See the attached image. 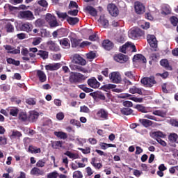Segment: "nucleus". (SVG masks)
<instances>
[{
    "instance_id": "nucleus-19",
    "label": "nucleus",
    "mask_w": 178,
    "mask_h": 178,
    "mask_svg": "<svg viewBox=\"0 0 178 178\" xmlns=\"http://www.w3.org/2000/svg\"><path fill=\"white\" fill-rule=\"evenodd\" d=\"M36 76L40 83H45L47 81V74L42 70H38L36 71Z\"/></svg>"
},
{
    "instance_id": "nucleus-4",
    "label": "nucleus",
    "mask_w": 178,
    "mask_h": 178,
    "mask_svg": "<svg viewBox=\"0 0 178 178\" xmlns=\"http://www.w3.org/2000/svg\"><path fill=\"white\" fill-rule=\"evenodd\" d=\"M19 19H24V20H34V14L30 10L20 11L19 13Z\"/></svg>"
},
{
    "instance_id": "nucleus-56",
    "label": "nucleus",
    "mask_w": 178,
    "mask_h": 178,
    "mask_svg": "<svg viewBox=\"0 0 178 178\" xmlns=\"http://www.w3.org/2000/svg\"><path fill=\"white\" fill-rule=\"evenodd\" d=\"M160 65L163 67H169V62L166 59H163L160 61Z\"/></svg>"
},
{
    "instance_id": "nucleus-32",
    "label": "nucleus",
    "mask_w": 178,
    "mask_h": 178,
    "mask_svg": "<svg viewBox=\"0 0 178 178\" xmlns=\"http://www.w3.org/2000/svg\"><path fill=\"white\" fill-rule=\"evenodd\" d=\"M40 114H38V112L32 111L29 112V120L31 122H35L36 119H38V116Z\"/></svg>"
},
{
    "instance_id": "nucleus-28",
    "label": "nucleus",
    "mask_w": 178,
    "mask_h": 178,
    "mask_svg": "<svg viewBox=\"0 0 178 178\" xmlns=\"http://www.w3.org/2000/svg\"><path fill=\"white\" fill-rule=\"evenodd\" d=\"M140 123H141L142 125H143L144 127H151L152 124H154V122L149 120L147 119H139Z\"/></svg>"
},
{
    "instance_id": "nucleus-34",
    "label": "nucleus",
    "mask_w": 178,
    "mask_h": 178,
    "mask_svg": "<svg viewBox=\"0 0 178 178\" xmlns=\"http://www.w3.org/2000/svg\"><path fill=\"white\" fill-rule=\"evenodd\" d=\"M54 136L58 137V138H60L61 140H66V138H67V134L63 131H55Z\"/></svg>"
},
{
    "instance_id": "nucleus-35",
    "label": "nucleus",
    "mask_w": 178,
    "mask_h": 178,
    "mask_svg": "<svg viewBox=\"0 0 178 178\" xmlns=\"http://www.w3.org/2000/svg\"><path fill=\"white\" fill-rule=\"evenodd\" d=\"M108 111L104 109H101L97 112V116L102 118V119H108Z\"/></svg>"
},
{
    "instance_id": "nucleus-59",
    "label": "nucleus",
    "mask_w": 178,
    "mask_h": 178,
    "mask_svg": "<svg viewBox=\"0 0 178 178\" xmlns=\"http://www.w3.org/2000/svg\"><path fill=\"white\" fill-rule=\"evenodd\" d=\"M144 118H145L146 119H149L150 120H154L155 122H158V120H156V117L151 115L149 114L145 115Z\"/></svg>"
},
{
    "instance_id": "nucleus-22",
    "label": "nucleus",
    "mask_w": 178,
    "mask_h": 178,
    "mask_svg": "<svg viewBox=\"0 0 178 178\" xmlns=\"http://www.w3.org/2000/svg\"><path fill=\"white\" fill-rule=\"evenodd\" d=\"M47 47L50 51H54V52H58V51L60 49L59 46L51 40L47 42Z\"/></svg>"
},
{
    "instance_id": "nucleus-8",
    "label": "nucleus",
    "mask_w": 178,
    "mask_h": 178,
    "mask_svg": "<svg viewBox=\"0 0 178 178\" xmlns=\"http://www.w3.org/2000/svg\"><path fill=\"white\" fill-rule=\"evenodd\" d=\"M72 63H75L76 65H81V66H85L87 61L79 54H74L72 56Z\"/></svg>"
},
{
    "instance_id": "nucleus-47",
    "label": "nucleus",
    "mask_w": 178,
    "mask_h": 178,
    "mask_svg": "<svg viewBox=\"0 0 178 178\" xmlns=\"http://www.w3.org/2000/svg\"><path fill=\"white\" fill-rule=\"evenodd\" d=\"M70 40H71V42H72V46L74 48H76V47H79V44H80V41H79V40H77L74 38H72V37H70Z\"/></svg>"
},
{
    "instance_id": "nucleus-11",
    "label": "nucleus",
    "mask_w": 178,
    "mask_h": 178,
    "mask_svg": "<svg viewBox=\"0 0 178 178\" xmlns=\"http://www.w3.org/2000/svg\"><path fill=\"white\" fill-rule=\"evenodd\" d=\"M88 84L91 88H99L101 83H99L95 77H92L88 80Z\"/></svg>"
},
{
    "instance_id": "nucleus-42",
    "label": "nucleus",
    "mask_w": 178,
    "mask_h": 178,
    "mask_svg": "<svg viewBox=\"0 0 178 178\" xmlns=\"http://www.w3.org/2000/svg\"><path fill=\"white\" fill-rule=\"evenodd\" d=\"M8 111L10 112V115H11V116H17V113H19V109L16 107L9 108Z\"/></svg>"
},
{
    "instance_id": "nucleus-49",
    "label": "nucleus",
    "mask_w": 178,
    "mask_h": 178,
    "mask_svg": "<svg viewBox=\"0 0 178 178\" xmlns=\"http://www.w3.org/2000/svg\"><path fill=\"white\" fill-rule=\"evenodd\" d=\"M73 178H83V172L79 170H76L73 172Z\"/></svg>"
},
{
    "instance_id": "nucleus-21",
    "label": "nucleus",
    "mask_w": 178,
    "mask_h": 178,
    "mask_svg": "<svg viewBox=\"0 0 178 178\" xmlns=\"http://www.w3.org/2000/svg\"><path fill=\"white\" fill-rule=\"evenodd\" d=\"M60 68V63H50L49 65H45L46 70H49L52 72L54 70H58V69Z\"/></svg>"
},
{
    "instance_id": "nucleus-57",
    "label": "nucleus",
    "mask_w": 178,
    "mask_h": 178,
    "mask_svg": "<svg viewBox=\"0 0 178 178\" xmlns=\"http://www.w3.org/2000/svg\"><path fill=\"white\" fill-rule=\"evenodd\" d=\"M36 166L38 168H44V166H45V161L39 160L36 163Z\"/></svg>"
},
{
    "instance_id": "nucleus-29",
    "label": "nucleus",
    "mask_w": 178,
    "mask_h": 178,
    "mask_svg": "<svg viewBox=\"0 0 178 178\" xmlns=\"http://www.w3.org/2000/svg\"><path fill=\"white\" fill-rule=\"evenodd\" d=\"M70 140V141H76V143H78L79 145H83L86 144L87 141L86 138H79V136H77L76 138L75 139L74 136H72Z\"/></svg>"
},
{
    "instance_id": "nucleus-9",
    "label": "nucleus",
    "mask_w": 178,
    "mask_h": 178,
    "mask_svg": "<svg viewBox=\"0 0 178 178\" xmlns=\"http://www.w3.org/2000/svg\"><path fill=\"white\" fill-rule=\"evenodd\" d=\"M141 83L145 87H152L155 84V78L154 76L145 77L141 79Z\"/></svg>"
},
{
    "instance_id": "nucleus-51",
    "label": "nucleus",
    "mask_w": 178,
    "mask_h": 178,
    "mask_svg": "<svg viewBox=\"0 0 178 178\" xmlns=\"http://www.w3.org/2000/svg\"><path fill=\"white\" fill-rule=\"evenodd\" d=\"M56 15H58V17H59V19H65L66 18H67V14L66 13H60L59 11H58L56 13Z\"/></svg>"
},
{
    "instance_id": "nucleus-20",
    "label": "nucleus",
    "mask_w": 178,
    "mask_h": 178,
    "mask_svg": "<svg viewBox=\"0 0 178 178\" xmlns=\"http://www.w3.org/2000/svg\"><path fill=\"white\" fill-rule=\"evenodd\" d=\"M20 29L22 31H26V33H30L33 31V24L30 22H25L22 24Z\"/></svg>"
},
{
    "instance_id": "nucleus-26",
    "label": "nucleus",
    "mask_w": 178,
    "mask_h": 178,
    "mask_svg": "<svg viewBox=\"0 0 178 178\" xmlns=\"http://www.w3.org/2000/svg\"><path fill=\"white\" fill-rule=\"evenodd\" d=\"M102 45L104 49H106V51H111V49L113 48V43L109 40H104L102 43Z\"/></svg>"
},
{
    "instance_id": "nucleus-6",
    "label": "nucleus",
    "mask_w": 178,
    "mask_h": 178,
    "mask_svg": "<svg viewBox=\"0 0 178 178\" xmlns=\"http://www.w3.org/2000/svg\"><path fill=\"white\" fill-rule=\"evenodd\" d=\"M46 21L51 27H58V26H59L58 21H56V17L51 14L46 15Z\"/></svg>"
},
{
    "instance_id": "nucleus-14",
    "label": "nucleus",
    "mask_w": 178,
    "mask_h": 178,
    "mask_svg": "<svg viewBox=\"0 0 178 178\" xmlns=\"http://www.w3.org/2000/svg\"><path fill=\"white\" fill-rule=\"evenodd\" d=\"M147 40L152 48H156V47H158V41H156V38H155V35H147Z\"/></svg>"
},
{
    "instance_id": "nucleus-50",
    "label": "nucleus",
    "mask_w": 178,
    "mask_h": 178,
    "mask_svg": "<svg viewBox=\"0 0 178 178\" xmlns=\"http://www.w3.org/2000/svg\"><path fill=\"white\" fill-rule=\"evenodd\" d=\"M27 118H28V117H27V114L26 113L22 112V113H19V120H22L23 122H26Z\"/></svg>"
},
{
    "instance_id": "nucleus-15",
    "label": "nucleus",
    "mask_w": 178,
    "mask_h": 178,
    "mask_svg": "<svg viewBox=\"0 0 178 178\" xmlns=\"http://www.w3.org/2000/svg\"><path fill=\"white\" fill-rule=\"evenodd\" d=\"M120 98H123V99L128 98V99H131V101H134V102H139V103L143 102V98L134 97L129 93H125V94L121 95Z\"/></svg>"
},
{
    "instance_id": "nucleus-7",
    "label": "nucleus",
    "mask_w": 178,
    "mask_h": 178,
    "mask_svg": "<svg viewBox=\"0 0 178 178\" xmlns=\"http://www.w3.org/2000/svg\"><path fill=\"white\" fill-rule=\"evenodd\" d=\"M109 79L112 83H115V84H119L122 81V76H120L119 72H111L109 74Z\"/></svg>"
},
{
    "instance_id": "nucleus-10",
    "label": "nucleus",
    "mask_w": 178,
    "mask_h": 178,
    "mask_svg": "<svg viewBox=\"0 0 178 178\" xmlns=\"http://www.w3.org/2000/svg\"><path fill=\"white\" fill-rule=\"evenodd\" d=\"M107 10L109 14L114 17H116L119 15V9L116 6V5L113 3H110L107 6Z\"/></svg>"
},
{
    "instance_id": "nucleus-62",
    "label": "nucleus",
    "mask_w": 178,
    "mask_h": 178,
    "mask_svg": "<svg viewBox=\"0 0 178 178\" xmlns=\"http://www.w3.org/2000/svg\"><path fill=\"white\" fill-rule=\"evenodd\" d=\"M170 22L172 23V25L174 26H177V23H178V19L176 17H172L170 18Z\"/></svg>"
},
{
    "instance_id": "nucleus-23",
    "label": "nucleus",
    "mask_w": 178,
    "mask_h": 178,
    "mask_svg": "<svg viewBox=\"0 0 178 178\" xmlns=\"http://www.w3.org/2000/svg\"><path fill=\"white\" fill-rule=\"evenodd\" d=\"M70 67L71 70H77L78 72H82L83 73H90L88 70H86L83 67L76 65L74 64H70Z\"/></svg>"
},
{
    "instance_id": "nucleus-60",
    "label": "nucleus",
    "mask_w": 178,
    "mask_h": 178,
    "mask_svg": "<svg viewBox=\"0 0 178 178\" xmlns=\"http://www.w3.org/2000/svg\"><path fill=\"white\" fill-rule=\"evenodd\" d=\"M26 103L28 104V105H35V100L33 98H29L26 99Z\"/></svg>"
},
{
    "instance_id": "nucleus-64",
    "label": "nucleus",
    "mask_w": 178,
    "mask_h": 178,
    "mask_svg": "<svg viewBox=\"0 0 178 178\" xmlns=\"http://www.w3.org/2000/svg\"><path fill=\"white\" fill-rule=\"evenodd\" d=\"M124 106H127V108H131L133 106V102L130 101H125L123 102Z\"/></svg>"
},
{
    "instance_id": "nucleus-18",
    "label": "nucleus",
    "mask_w": 178,
    "mask_h": 178,
    "mask_svg": "<svg viewBox=\"0 0 178 178\" xmlns=\"http://www.w3.org/2000/svg\"><path fill=\"white\" fill-rule=\"evenodd\" d=\"M23 134H22V132L13 129L10 131V138L11 140H20V137H22Z\"/></svg>"
},
{
    "instance_id": "nucleus-12",
    "label": "nucleus",
    "mask_w": 178,
    "mask_h": 178,
    "mask_svg": "<svg viewBox=\"0 0 178 178\" xmlns=\"http://www.w3.org/2000/svg\"><path fill=\"white\" fill-rule=\"evenodd\" d=\"M114 60L119 63H126L129 60V57L124 54H119L114 56Z\"/></svg>"
},
{
    "instance_id": "nucleus-48",
    "label": "nucleus",
    "mask_w": 178,
    "mask_h": 178,
    "mask_svg": "<svg viewBox=\"0 0 178 178\" xmlns=\"http://www.w3.org/2000/svg\"><path fill=\"white\" fill-rule=\"evenodd\" d=\"M7 63H9L10 65H15V66H19V65H20V61L15 60L13 58H8Z\"/></svg>"
},
{
    "instance_id": "nucleus-55",
    "label": "nucleus",
    "mask_w": 178,
    "mask_h": 178,
    "mask_svg": "<svg viewBox=\"0 0 178 178\" xmlns=\"http://www.w3.org/2000/svg\"><path fill=\"white\" fill-rule=\"evenodd\" d=\"M42 40V38H33V41L32 42L33 45H39V44H41Z\"/></svg>"
},
{
    "instance_id": "nucleus-25",
    "label": "nucleus",
    "mask_w": 178,
    "mask_h": 178,
    "mask_svg": "<svg viewBox=\"0 0 178 178\" xmlns=\"http://www.w3.org/2000/svg\"><path fill=\"white\" fill-rule=\"evenodd\" d=\"M44 170L35 167L31 170V175L33 176H44Z\"/></svg>"
},
{
    "instance_id": "nucleus-63",
    "label": "nucleus",
    "mask_w": 178,
    "mask_h": 178,
    "mask_svg": "<svg viewBox=\"0 0 178 178\" xmlns=\"http://www.w3.org/2000/svg\"><path fill=\"white\" fill-rule=\"evenodd\" d=\"M88 59H94L95 58V53L94 51H90L86 54Z\"/></svg>"
},
{
    "instance_id": "nucleus-40",
    "label": "nucleus",
    "mask_w": 178,
    "mask_h": 178,
    "mask_svg": "<svg viewBox=\"0 0 178 178\" xmlns=\"http://www.w3.org/2000/svg\"><path fill=\"white\" fill-rule=\"evenodd\" d=\"M153 115L156 116H160L161 118H165L166 116V112L162 110H156L153 111Z\"/></svg>"
},
{
    "instance_id": "nucleus-41",
    "label": "nucleus",
    "mask_w": 178,
    "mask_h": 178,
    "mask_svg": "<svg viewBox=\"0 0 178 178\" xmlns=\"http://www.w3.org/2000/svg\"><path fill=\"white\" fill-rule=\"evenodd\" d=\"M100 147L102 149H108V148L116 147V145L108 144V143H100Z\"/></svg>"
},
{
    "instance_id": "nucleus-36",
    "label": "nucleus",
    "mask_w": 178,
    "mask_h": 178,
    "mask_svg": "<svg viewBox=\"0 0 178 178\" xmlns=\"http://www.w3.org/2000/svg\"><path fill=\"white\" fill-rule=\"evenodd\" d=\"M67 22L69 23V24H71L72 26H74V24H76V23H79V18L67 17Z\"/></svg>"
},
{
    "instance_id": "nucleus-39",
    "label": "nucleus",
    "mask_w": 178,
    "mask_h": 178,
    "mask_svg": "<svg viewBox=\"0 0 178 178\" xmlns=\"http://www.w3.org/2000/svg\"><path fill=\"white\" fill-rule=\"evenodd\" d=\"M64 155L69 156L70 159H79V154L72 153L69 151H67L66 152H65Z\"/></svg>"
},
{
    "instance_id": "nucleus-31",
    "label": "nucleus",
    "mask_w": 178,
    "mask_h": 178,
    "mask_svg": "<svg viewBox=\"0 0 178 178\" xmlns=\"http://www.w3.org/2000/svg\"><path fill=\"white\" fill-rule=\"evenodd\" d=\"M129 92L131 94H139V95H143V89L137 86H133L129 88Z\"/></svg>"
},
{
    "instance_id": "nucleus-61",
    "label": "nucleus",
    "mask_w": 178,
    "mask_h": 178,
    "mask_svg": "<svg viewBox=\"0 0 178 178\" xmlns=\"http://www.w3.org/2000/svg\"><path fill=\"white\" fill-rule=\"evenodd\" d=\"M56 119H58V120H63V119H65V114L62 112L57 113Z\"/></svg>"
},
{
    "instance_id": "nucleus-54",
    "label": "nucleus",
    "mask_w": 178,
    "mask_h": 178,
    "mask_svg": "<svg viewBox=\"0 0 178 178\" xmlns=\"http://www.w3.org/2000/svg\"><path fill=\"white\" fill-rule=\"evenodd\" d=\"M59 176V174L56 171H54L49 174H48L47 177L48 178H58Z\"/></svg>"
},
{
    "instance_id": "nucleus-16",
    "label": "nucleus",
    "mask_w": 178,
    "mask_h": 178,
    "mask_svg": "<svg viewBox=\"0 0 178 178\" xmlns=\"http://www.w3.org/2000/svg\"><path fill=\"white\" fill-rule=\"evenodd\" d=\"M3 47L7 51L8 54H13V55H17V54H20V48L19 47L15 49L10 45H4Z\"/></svg>"
},
{
    "instance_id": "nucleus-1",
    "label": "nucleus",
    "mask_w": 178,
    "mask_h": 178,
    "mask_svg": "<svg viewBox=\"0 0 178 178\" xmlns=\"http://www.w3.org/2000/svg\"><path fill=\"white\" fill-rule=\"evenodd\" d=\"M143 35L144 32H143V31L138 28H132L128 32L129 38H131L132 40H136V38H138V37H141V35Z\"/></svg>"
},
{
    "instance_id": "nucleus-43",
    "label": "nucleus",
    "mask_w": 178,
    "mask_h": 178,
    "mask_svg": "<svg viewBox=\"0 0 178 178\" xmlns=\"http://www.w3.org/2000/svg\"><path fill=\"white\" fill-rule=\"evenodd\" d=\"M121 113L122 115H129L133 113V110L129 108H124L121 109Z\"/></svg>"
},
{
    "instance_id": "nucleus-53",
    "label": "nucleus",
    "mask_w": 178,
    "mask_h": 178,
    "mask_svg": "<svg viewBox=\"0 0 178 178\" xmlns=\"http://www.w3.org/2000/svg\"><path fill=\"white\" fill-rule=\"evenodd\" d=\"M80 112H82L83 113H90V108L86 106H81L80 107Z\"/></svg>"
},
{
    "instance_id": "nucleus-24",
    "label": "nucleus",
    "mask_w": 178,
    "mask_h": 178,
    "mask_svg": "<svg viewBox=\"0 0 178 178\" xmlns=\"http://www.w3.org/2000/svg\"><path fill=\"white\" fill-rule=\"evenodd\" d=\"M150 136L152 138H155L156 140H158V138H165L166 137V135L163 134L161 131H154Z\"/></svg>"
},
{
    "instance_id": "nucleus-58",
    "label": "nucleus",
    "mask_w": 178,
    "mask_h": 178,
    "mask_svg": "<svg viewBox=\"0 0 178 178\" xmlns=\"http://www.w3.org/2000/svg\"><path fill=\"white\" fill-rule=\"evenodd\" d=\"M6 29L8 33H12L14 30L13 26L10 24H7Z\"/></svg>"
},
{
    "instance_id": "nucleus-27",
    "label": "nucleus",
    "mask_w": 178,
    "mask_h": 178,
    "mask_svg": "<svg viewBox=\"0 0 178 178\" xmlns=\"http://www.w3.org/2000/svg\"><path fill=\"white\" fill-rule=\"evenodd\" d=\"M99 22L100 23L101 26L104 29H106L109 26V22L108 19L105 18L104 15H101L99 19Z\"/></svg>"
},
{
    "instance_id": "nucleus-45",
    "label": "nucleus",
    "mask_w": 178,
    "mask_h": 178,
    "mask_svg": "<svg viewBox=\"0 0 178 178\" xmlns=\"http://www.w3.org/2000/svg\"><path fill=\"white\" fill-rule=\"evenodd\" d=\"M177 139L178 136L176 134H171L168 136V140H170V141H171L172 143H178Z\"/></svg>"
},
{
    "instance_id": "nucleus-30",
    "label": "nucleus",
    "mask_w": 178,
    "mask_h": 178,
    "mask_svg": "<svg viewBox=\"0 0 178 178\" xmlns=\"http://www.w3.org/2000/svg\"><path fill=\"white\" fill-rule=\"evenodd\" d=\"M135 108L137 109L139 112H142V113H148L149 112V108L148 107H145L142 104H137L135 106Z\"/></svg>"
},
{
    "instance_id": "nucleus-3",
    "label": "nucleus",
    "mask_w": 178,
    "mask_h": 178,
    "mask_svg": "<svg viewBox=\"0 0 178 178\" xmlns=\"http://www.w3.org/2000/svg\"><path fill=\"white\" fill-rule=\"evenodd\" d=\"M70 79L72 83H79L82 80H86V76L79 72H71Z\"/></svg>"
},
{
    "instance_id": "nucleus-44",
    "label": "nucleus",
    "mask_w": 178,
    "mask_h": 178,
    "mask_svg": "<svg viewBox=\"0 0 178 178\" xmlns=\"http://www.w3.org/2000/svg\"><path fill=\"white\" fill-rule=\"evenodd\" d=\"M38 55H40V58H42V59H48V51H47L40 50Z\"/></svg>"
},
{
    "instance_id": "nucleus-5",
    "label": "nucleus",
    "mask_w": 178,
    "mask_h": 178,
    "mask_svg": "<svg viewBox=\"0 0 178 178\" xmlns=\"http://www.w3.org/2000/svg\"><path fill=\"white\" fill-rule=\"evenodd\" d=\"M38 49L35 47H32L29 49V51L27 49L23 48L21 51V54L24 56H29V58H35V52H38Z\"/></svg>"
},
{
    "instance_id": "nucleus-52",
    "label": "nucleus",
    "mask_w": 178,
    "mask_h": 178,
    "mask_svg": "<svg viewBox=\"0 0 178 178\" xmlns=\"http://www.w3.org/2000/svg\"><path fill=\"white\" fill-rule=\"evenodd\" d=\"M38 3L40 6H42V8H47L48 6V2H47V0H39L38 1Z\"/></svg>"
},
{
    "instance_id": "nucleus-13",
    "label": "nucleus",
    "mask_w": 178,
    "mask_h": 178,
    "mask_svg": "<svg viewBox=\"0 0 178 178\" xmlns=\"http://www.w3.org/2000/svg\"><path fill=\"white\" fill-rule=\"evenodd\" d=\"M135 11L138 15H143L145 12V7L144 5L139 1L135 2L134 4Z\"/></svg>"
},
{
    "instance_id": "nucleus-37",
    "label": "nucleus",
    "mask_w": 178,
    "mask_h": 178,
    "mask_svg": "<svg viewBox=\"0 0 178 178\" xmlns=\"http://www.w3.org/2000/svg\"><path fill=\"white\" fill-rule=\"evenodd\" d=\"M59 42L63 48H66V47H70V44H69V40L67 38H63V40H60Z\"/></svg>"
},
{
    "instance_id": "nucleus-33",
    "label": "nucleus",
    "mask_w": 178,
    "mask_h": 178,
    "mask_svg": "<svg viewBox=\"0 0 178 178\" xmlns=\"http://www.w3.org/2000/svg\"><path fill=\"white\" fill-rule=\"evenodd\" d=\"M85 10H86L88 13H90L91 16H97V10L91 6H87L85 8Z\"/></svg>"
},
{
    "instance_id": "nucleus-17",
    "label": "nucleus",
    "mask_w": 178,
    "mask_h": 178,
    "mask_svg": "<svg viewBox=\"0 0 178 178\" xmlns=\"http://www.w3.org/2000/svg\"><path fill=\"white\" fill-rule=\"evenodd\" d=\"M133 61L136 63H147V58L142 54H136L133 58Z\"/></svg>"
},
{
    "instance_id": "nucleus-2",
    "label": "nucleus",
    "mask_w": 178,
    "mask_h": 178,
    "mask_svg": "<svg viewBox=\"0 0 178 178\" xmlns=\"http://www.w3.org/2000/svg\"><path fill=\"white\" fill-rule=\"evenodd\" d=\"M120 52H122V54H127V51H131V52H137V49L136 48V45H134V44L128 42L120 48Z\"/></svg>"
},
{
    "instance_id": "nucleus-46",
    "label": "nucleus",
    "mask_w": 178,
    "mask_h": 178,
    "mask_svg": "<svg viewBox=\"0 0 178 178\" xmlns=\"http://www.w3.org/2000/svg\"><path fill=\"white\" fill-rule=\"evenodd\" d=\"M113 88H116V85L112 84V83L106 84L103 86V90L104 91H108V90H112Z\"/></svg>"
},
{
    "instance_id": "nucleus-38",
    "label": "nucleus",
    "mask_w": 178,
    "mask_h": 178,
    "mask_svg": "<svg viewBox=\"0 0 178 178\" xmlns=\"http://www.w3.org/2000/svg\"><path fill=\"white\" fill-rule=\"evenodd\" d=\"M51 147L54 149L62 148V141H51Z\"/></svg>"
}]
</instances>
